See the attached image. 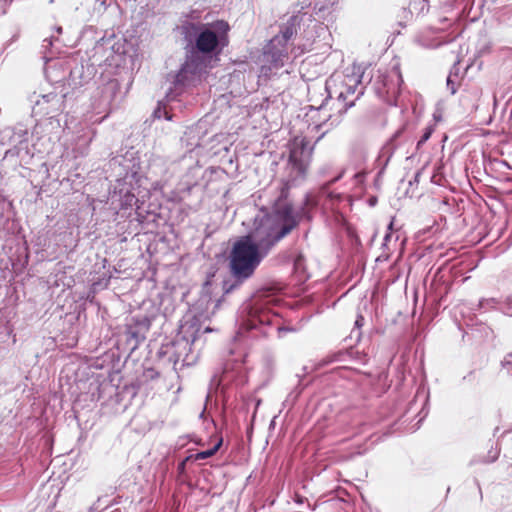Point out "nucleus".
<instances>
[{"instance_id": "obj_1", "label": "nucleus", "mask_w": 512, "mask_h": 512, "mask_svg": "<svg viewBox=\"0 0 512 512\" xmlns=\"http://www.w3.org/2000/svg\"><path fill=\"white\" fill-rule=\"evenodd\" d=\"M265 255L251 236L241 237L234 243L230 254L232 274L239 280L251 277Z\"/></svg>"}, {"instance_id": "obj_2", "label": "nucleus", "mask_w": 512, "mask_h": 512, "mask_svg": "<svg viewBox=\"0 0 512 512\" xmlns=\"http://www.w3.org/2000/svg\"><path fill=\"white\" fill-rule=\"evenodd\" d=\"M314 147L305 136H295L289 144V156L287 168L288 178L285 181L284 189L288 191L298 180L306 178Z\"/></svg>"}, {"instance_id": "obj_3", "label": "nucleus", "mask_w": 512, "mask_h": 512, "mask_svg": "<svg viewBox=\"0 0 512 512\" xmlns=\"http://www.w3.org/2000/svg\"><path fill=\"white\" fill-rule=\"evenodd\" d=\"M189 26L192 30L199 31L195 38L194 48L202 54H211L216 51L219 45L224 47L228 44V31L230 30V26L224 20L214 23L219 34L204 24L198 25L190 23Z\"/></svg>"}, {"instance_id": "obj_4", "label": "nucleus", "mask_w": 512, "mask_h": 512, "mask_svg": "<svg viewBox=\"0 0 512 512\" xmlns=\"http://www.w3.org/2000/svg\"><path fill=\"white\" fill-rule=\"evenodd\" d=\"M301 215L289 203L278 205L263 217V221L273 228L276 240H282L298 227Z\"/></svg>"}, {"instance_id": "obj_5", "label": "nucleus", "mask_w": 512, "mask_h": 512, "mask_svg": "<svg viewBox=\"0 0 512 512\" xmlns=\"http://www.w3.org/2000/svg\"><path fill=\"white\" fill-rule=\"evenodd\" d=\"M363 71H367L366 77L369 78L368 84L379 95L386 94L395 86H400L403 82L399 65H395L391 69V74L396 77V83L390 80V76L386 71L375 69L374 67H366Z\"/></svg>"}, {"instance_id": "obj_6", "label": "nucleus", "mask_w": 512, "mask_h": 512, "mask_svg": "<svg viewBox=\"0 0 512 512\" xmlns=\"http://www.w3.org/2000/svg\"><path fill=\"white\" fill-rule=\"evenodd\" d=\"M502 205L497 200H491V203L484 202L482 204V221H485L487 229L486 234L482 233V241L486 236L496 239L500 236L503 229V222L500 216Z\"/></svg>"}, {"instance_id": "obj_7", "label": "nucleus", "mask_w": 512, "mask_h": 512, "mask_svg": "<svg viewBox=\"0 0 512 512\" xmlns=\"http://www.w3.org/2000/svg\"><path fill=\"white\" fill-rule=\"evenodd\" d=\"M252 239L262 248L264 254H267L281 240L275 239L273 228L267 225L263 218L259 221L255 229L249 234Z\"/></svg>"}, {"instance_id": "obj_8", "label": "nucleus", "mask_w": 512, "mask_h": 512, "mask_svg": "<svg viewBox=\"0 0 512 512\" xmlns=\"http://www.w3.org/2000/svg\"><path fill=\"white\" fill-rule=\"evenodd\" d=\"M366 73L367 71L360 72V69H357V71L354 69L351 74L344 75L343 89L340 91L339 97L346 101L351 95L357 94L356 99L362 95L363 88L360 87V84L366 78Z\"/></svg>"}, {"instance_id": "obj_9", "label": "nucleus", "mask_w": 512, "mask_h": 512, "mask_svg": "<svg viewBox=\"0 0 512 512\" xmlns=\"http://www.w3.org/2000/svg\"><path fill=\"white\" fill-rule=\"evenodd\" d=\"M271 67L279 69L284 66L289 57V47L283 43H273L271 39L265 52Z\"/></svg>"}, {"instance_id": "obj_10", "label": "nucleus", "mask_w": 512, "mask_h": 512, "mask_svg": "<svg viewBox=\"0 0 512 512\" xmlns=\"http://www.w3.org/2000/svg\"><path fill=\"white\" fill-rule=\"evenodd\" d=\"M298 26V17H290L287 23L282 27L280 33L273 37V43H283L285 45H288L289 40L292 39L297 34Z\"/></svg>"}, {"instance_id": "obj_11", "label": "nucleus", "mask_w": 512, "mask_h": 512, "mask_svg": "<svg viewBox=\"0 0 512 512\" xmlns=\"http://www.w3.org/2000/svg\"><path fill=\"white\" fill-rule=\"evenodd\" d=\"M481 135L482 145L485 142V145L488 147L494 148L502 141V136L498 133H490L489 131L486 132L482 129Z\"/></svg>"}, {"instance_id": "obj_12", "label": "nucleus", "mask_w": 512, "mask_h": 512, "mask_svg": "<svg viewBox=\"0 0 512 512\" xmlns=\"http://www.w3.org/2000/svg\"><path fill=\"white\" fill-rule=\"evenodd\" d=\"M459 85L458 68L454 66L447 77V88L451 94H455Z\"/></svg>"}, {"instance_id": "obj_13", "label": "nucleus", "mask_w": 512, "mask_h": 512, "mask_svg": "<svg viewBox=\"0 0 512 512\" xmlns=\"http://www.w3.org/2000/svg\"><path fill=\"white\" fill-rule=\"evenodd\" d=\"M222 444V440H220L217 444H215L211 449L198 452L194 455L195 460H203L209 457H212L220 448Z\"/></svg>"}, {"instance_id": "obj_14", "label": "nucleus", "mask_w": 512, "mask_h": 512, "mask_svg": "<svg viewBox=\"0 0 512 512\" xmlns=\"http://www.w3.org/2000/svg\"><path fill=\"white\" fill-rule=\"evenodd\" d=\"M199 57H194V56H191L190 58H188L185 62V64L183 65V68L182 70L185 71V72H192V73H196V71L198 70L199 68V64L196 63V60L198 59Z\"/></svg>"}, {"instance_id": "obj_15", "label": "nucleus", "mask_w": 512, "mask_h": 512, "mask_svg": "<svg viewBox=\"0 0 512 512\" xmlns=\"http://www.w3.org/2000/svg\"><path fill=\"white\" fill-rule=\"evenodd\" d=\"M294 270L295 272L305 271V257L302 253H298L294 259Z\"/></svg>"}, {"instance_id": "obj_16", "label": "nucleus", "mask_w": 512, "mask_h": 512, "mask_svg": "<svg viewBox=\"0 0 512 512\" xmlns=\"http://www.w3.org/2000/svg\"><path fill=\"white\" fill-rule=\"evenodd\" d=\"M499 453H500V449L498 448V445H496L495 447H493V445H491V449L488 451L485 461L486 462H494L498 458Z\"/></svg>"}, {"instance_id": "obj_17", "label": "nucleus", "mask_w": 512, "mask_h": 512, "mask_svg": "<svg viewBox=\"0 0 512 512\" xmlns=\"http://www.w3.org/2000/svg\"><path fill=\"white\" fill-rule=\"evenodd\" d=\"M430 135H431V130H427V131L423 134V136L421 137V139H420V141H419V144L426 142V141L430 138Z\"/></svg>"}, {"instance_id": "obj_18", "label": "nucleus", "mask_w": 512, "mask_h": 512, "mask_svg": "<svg viewBox=\"0 0 512 512\" xmlns=\"http://www.w3.org/2000/svg\"><path fill=\"white\" fill-rule=\"evenodd\" d=\"M494 302H495V300L493 298L485 299V300L482 299L481 306H482V308H484L485 306H488V305H490L491 303H494Z\"/></svg>"}, {"instance_id": "obj_19", "label": "nucleus", "mask_w": 512, "mask_h": 512, "mask_svg": "<svg viewBox=\"0 0 512 512\" xmlns=\"http://www.w3.org/2000/svg\"><path fill=\"white\" fill-rule=\"evenodd\" d=\"M363 322H364V317L362 315H359L356 319V326L358 327H361L363 325Z\"/></svg>"}, {"instance_id": "obj_20", "label": "nucleus", "mask_w": 512, "mask_h": 512, "mask_svg": "<svg viewBox=\"0 0 512 512\" xmlns=\"http://www.w3.org/2000/svg\"><path fill=\"white\" fill-rule=\"evenodd\" d=\"M482 160H485V151L482 150ZM483 167L486 174H488V167L485 161H483Z\"/></svg>"}, {"instance_id": "obj_21", "label": "nucleus", "mask_w": 512, "mask_h": 512, "mask_svg": "<svg viewBox=\"0 0 512 512\" xmlns=\"http://www.w3.org/2000/svg\"><path fill=\"white\" fill-rule=\"evenodd\" d=\"M341 176H342V175L340 174L338 177H336L335 179L331 180V181L328 183V185L333 184L334 182H336L337 180H339V179L341 178Z\"/></svg>"}, {"instance_id": "obj_22", "label": "nucleus", "mask_w": 512, "mask_h": 512, "mask_svg": "<svg viewBox=\"0 0 512 512\" xmlns=\"http://www.w3.org/2000/svg\"><path fill=\"white\" fill-rule=\"evenodd\" d=\"M346 105H347V106H349V107H351V106H353V105H354V101L352 100V101H350L349 103H347Z\"/></svg>"}, {"instance_id": "obj_23", "label": "nucleus", "mask_w": 512, "mask_h": 512, "mask_svg": "<svg viewBox=\"0 0 512 512\" xmlns=\"http://www.w3.org/2000/svg\"><path fill=\"white\" fill-rule=\"evenodd\" d=\"M392 227H393V221L390 222L389 229H392Z\"/></svg>"}, {"instance_id": "obj_24", "label": "nucleus", "mask_w": 512, "mask_h": 512, "mask_svg": "<svg viewBox=\"0 0 512 512\" xmlns=\"http://www.w3.org/2000/svg\"><path fill=\"white\" fill-rule=\"evenodd\" d=\"M281 331H288V329H286V328H280V332H281Z\"/></svg>"}]
</instances>
